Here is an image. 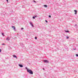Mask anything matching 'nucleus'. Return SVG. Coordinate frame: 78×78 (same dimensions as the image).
Listing matches in <instances>:
<instances>
[{
    "instance_id": "nucleus-1",
    "label": "nucleus",
    "mask_w": 78,
    "mask_h": 78,
    "mask_svg": "<svg viewBox=\"0 0 78 78\" xmlns=\"http://www.w3.org/2000/svg\"><path fill=\"white\" fill-rule=\"evenodd\" d=\"M27 72L28 73H29L30 74L33 75V72L31 69H29L27 70Z\"/></svg>"
},
{
    "instance_id": "nucleus-2",
    "label": "nucleus",
    "mask_w": 78,
    "mask_h": 78,
    "mask_svg": "<svg viewBox=\"0 0 78 78\" xmlns=\"http://www.w3.org/2000/svg\"><path fill=\"white\" fill-rule=\"evenodd\" d=\"M30 24L31 26H32V27H34V25L33 24V23L31 22V21H30Z\"/></svg>"
},
{
    "instance_id": "nucleus-3",
    "label": "nucleus",
    "mask_w": 78,
    "mask_h": 78,
    "mask_svg": "<svg viewBox=\"0 0 78 78\" xmlns=\"http://www.w3.org/2000/svg\"><path fill=\"white\" fill-rule=\"evenodd\" d=\"M12 27L13 28V30H14L15 31H16V28H15V27H14V26H12Z\"/></svg>"
},
{
    "instance_id": "nucleus-4",
    "label": "nucleus",
    "mask_w": 78,
    "mask_h": 78,
    "mask_svg": "<svg viewBox=\"0 0 78 78\" xmlns=\"http://www.w3.org/2000/svg\"><path fill=\"white\" fill-rule=\"evenodd\" d=\"M43 61L44 62H46L47 63H48L49 62L48 60H44Z\"/></svg>"
},
{
    "instance_id": "nucleus-5",
    "label": "nucleus",
    "mask_w": 78,
    "mask_h": 78,
    "mask_svg": "<svg viewBox=\"0 0 78 78\" xmlns=\"http://www.w3.org/2000/svg\"><path fill=\"white\" fill-rule=\"evenodd\" d=\"M10 38L9 37H8L6 38V41H9Z\"/></svg>"
},
{
    "instance_id": "nucleus-6",
    "label": "nucleus",
    "mask_w": 78,
    "mask_h": 78,
    "mask_svg": "<svg viewBox=\"0 0 78 78\" xmlns=\"http://www.w3.org/2000/svg\"><path fill=\"white\" fill-rule=\"evenodd\" d=\"M13 58H16V59H17V56H16V55H13Z\"/></svg>"
},
{
    "instance_id": "nucleus-7",
    "label": "nucleus",
    "mask_w": 78,
    "mask_h": 78,
    "mask_svg": "<svg viewBox=\"0 0 78 78\" xmlns=\"http://www.w3.org/2000/svg\"><path fill=\"white\" fill-rule=\"evenodd\" d=\"M19 66L20 67H23V65L20 64H19Z\"/></svg>"
},
{
    "instance_id": "nucleus-8",
    "label": "nucleus",
    "mask_w": 78,
    "mask_h": 78,
    "mask_svg": "<svg viewBox=\"0 0 78 78\" xmlns=\"http://www.w3.org/2000/svg\"><path fill=\"white\" fill-rule=\"evenodd\" d=\"M44 6L45 7V8H47V5H44Z\"/></svg>"
},
{
    "instance_id": "nucleus-9",
    "label": "nucleus",
    "mask_w": 78,
    "mask_h": 78,
    "mask_svg": "<svg viewBox=\"0 0 78 78\" xmlns=\"http://www.w3.org/2000/svg\"><path fill=\"white\" fill-rule=\"evenodd\" d=\"M65 32H66V33H69V31H65Z\"/></svg>"
},
{
    "instance_id": "nucleus-10",
    "label": "nucleus",
    "mask_w": 78,
    "mask_h": 78,
    "mask_svg": "<svg viewBox=\"0 0 78 78\" xmlns=\"http://www.w3.org/2000/svg\"><path fill=\"white\" fill-rule=\"evenodd\" d=\"M44 76H46V73H44Z\"/></svg>"
},
{
    "instance_id": "nucleus-11",
    "label": "nucleus",
    "mask_w": 78,
    "mask_h": 78,
    "mask_svg": "<svg viewBox=\"0 0 78 78\" xmlns=\"http://www.w3.org/2000/svg\"><path fill=\"white\" fill-rule=\"evenodd\" d=\"M76 56L77 57H78V54H76Z\"/></svg>"
},
{
    "instance_id": "nucleus-12",
    "label": "nucleus",
    "mask_w": 78,
    "mask_h": 78,
    "mask_svg": "<svg viewBox=\"0 0 78 78\" xmlns=\"http://www.w3.org/2000/svg\"><path fill=\"white\" fill-rule=\"evenodd\" d=\"M66 39H69V37L68 36H66Z\"/></svg>"
},
{
    "instance_id": "nucleus-13",
    "label": "nucleus",
    "mask_w": 78,
    "mask_h": 78,
    "mask_svg": "<svg viewBox=\"0 0 78 78\" xmlns=\"http://www.w3.org/2000/svg\"><path fill=\"white\" fill-rule=\"evenodd\" d=\"M26 70H29L28 69V68L27 67H26Z\"/></svg>"
},
{
    "instance_id": "nucleus-14",
    "label": "nucleus",
    "mask_w": 78,
    "mask_h": 78,
    "mask_svg": "<svg viewBox=\"0 0 78 78\" xmlns=\"http://www.w3.org/2000/svg\"><path fill=\"white\" fill-rule=\"evenodd\" d=\"M33 18L34 19H35V16H33Z\"/></svg>"
},
{
    "instance_id": "nucleus-15",
    "label": "nucleus",
    "mask_w": 78,
    "mask_h": 78,
    "mask_svg": "<svg viewBox=\"0 0 78 78\" xmlns=\"http://www.w3.org/2000/svg\"><path fill=\"white\" fill-rule=\"evenodd\" d=\"M74 12H77V11L76 10H74Z\"/></svg>"
},
{
    "instance_id": "nucleus-16",
    "label": "nucleus",
    "mask_w": 78,
    "mask_h": 78,
    "mask_svg": "<svg viewBox=\"0 0 78 78\" xmlns=\"http://www.w3.org/2000/svg\"><path fill=\"white\" fill-rule=\"evenodd\" d=\"M34 17H37V15L35 16H34Z\"/></svg>"
},
{
    "instance_id": "nucleus-17",
    "label": "nucleus",
    "mask_w": 78,
    "mask_h": 78,
    "mask_svg": "<svg viewBox=\"0 0 78 78\" xmlns=\"http://www.w3.org/2000/svg\"><path fill=\"white\" fill-rule=\"evenodd\" d=\"M45 22H46L47 23H48V21H47V20H45Z\"/></svg>"
},
{
    "instance_id": "nucleus-18",
    "label": "nucleus",
    "mask_w": 78,
    "mask_h": 78,
    "mask_svg": "<svg viewBox=\"0 0 78 78\" xmlns=\"http://www.w3.org/2000/svg\"><path fill=\"white\" fill-rule=\"evenodd\" d=\"M77 14V12H75V14Z\"/></svg>"
},
{
    "instance_id": "nucleus-19",
    "label": "nucleus",
    "mask_w": 78,
    "mask_h": 78,
    "mask_svg": "<svg viewBox=\"0 0 78 78\" xmlns=\"http://www.w3.org/2000/svg\"><path fill=\"white\" fill-rule=\"evenodd\" d=\"M35 39H37V37H35Z\"/></svg>"
},
{
    "instance_id": "nucleus-20",
    "label": "nucleus",
    "mask_w": 78,
    "mask_h": 78,
    "mask_svg": "<svg viewBox=\"0 0 78 78\" xmlns=\"http://www.w3.org/2000/svg\"><path fill=\"white\" fill-rule=\"evenodd\" d=\"M2 34L4 36V34L3 33H2Z\"/></svg>"
},
{
    "instance_id": "nucleus-21",
    "label": "nucleus",
    "mask_w": 78,
    "mask_h": 78,
    "mask_svg": "<svg viewBox=\"0 0 78 78\" xmlns=\"http://www.w3.org/2000/svg\"><path fill=\"white\" fill-rule=\"evenodd\" d=\"M49 17L50 18H51V16L50 15L49 16Z\"/></svg>"
},
{
    "instance_id": "nucleus-22",
    "label": "nucleus",
    "mask_w": 78,
    "mask_h": 78,
    "mask_svg": "<svg viewBox=\"0 0 78 78\" xmlns=\"http://www.w3.org/2000/svg\"><path fill=\"white\" fill-rule=\"evenodd\" d=\"M2 45H5V44H2Z\"/></svg>"
},
{
    "instance_id": "nucleus-23",
    "label": "nucleus",
    "mask_w": 78,
    "mask_h": 78,
    "mask_svg": "<svg viewBox=\"0 0 78 78\" xmlns=\"http://www.w3.org/2000/svg\"><path fill=\"white\" fill-rule=\"evenodd\" d=\"M21 30H23V28H21Z\"/></svg>"
},
{
    "instance_id": "nucleus-24",
    "label": "nucleus",
    "mask_w": 78,
    "mask_h": 78,
    "mask_svg": "<svg viewBox=\"0 0 78 78\" xmlns=\"http://www.w3.org/2000/svg\"><path fill=\"white\" fill-rule=\"evenodd\" d=\"M7 3H8V0H6Z\"/></svg>"
},
{
    "instance_id": "nucleus-25",
    "label": "nucleus",
    "mask_w": 78,
    "mask_h": 78,
    "mask_svg": "<svg viewBox=\"0 0 78 78\" xmlns=\"http://www.w3.org/2000/svg\"><path fill=\"white\" fill-rule=\"evenodd\" d=\"M2 52V50L0 49V52Z\"/></svg>"
},
{
    "instance_id": "nucleus-26",
    "label": "nucleus",
    "mask_w": 78,
    "mask_h": 78,
    "mask_svg": "<svg viewBox=\"0 0 78 78\" xmlns=\"http://www.w3.org/2000/svg\"><path fill=\"white\" fill-rule=\"evenodd\" d=\"M76 25H77V24H75V27H76Z\"/></svg>"
},
{
    "instance_id": "nucleus-27",
    "label": "nucleus",
    "mask_w": 78,
    "mask_h": 78,
    "mask_svg": "<svg viewBox=\"0 0 78 78\" xmlns=\"http://www.w3.org/2000/svg\"><path fill=\"white\" fill-rule=\"evenodd\" d=\"M33 1H34V2H36V1H35L34 0Z\"/></svg>"
},
{
    "instance_id": "nucleus-28",
    "label": "nucleus",
    "mask_w": 78,
    "mask_h": 78,
    "mask_svg": "<svg viewBox=\"0 0 78 78\" xmlns=\"http://www.w3.org/2000/svg\"><path fill=\"white\" fill-rule=\"evenodd\" d=\"M73 50H76V48H75V49H73Z\"/></svg>"
},
{
    "instance_id": "nucleus-29",
    "label": "nucleus",
    "mask_w": 78,
    "mask_h": 78,
    "mask_svg": "<svg viewBox=\"0 0 78 78\" xmlns=\"http://www.w3.org/2000/svg\"><path fill=\"white\" fill-rule=\"evenodd\" d=\"M45 69H43V70H44Z\"/></svg>"
}]
</instances>
